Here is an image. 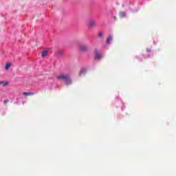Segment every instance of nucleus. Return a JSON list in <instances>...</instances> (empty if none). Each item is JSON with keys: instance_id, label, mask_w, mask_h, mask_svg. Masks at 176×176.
I'll use <instances>...</instances> for the list:
<instances>
[{"instance_id": "nucleus-11", "label": "nucleus", "mask_w": 176, "mask_h": 176, "mask_svg": "<svg viewBox=\"0 0 176 176\" xmlns=\"http://www.w3.org/2000/svg\"><path fill=\"white\" fill-rule=\"evenodd\" d=\"M86 74V70L82 69L81 70V72H80V76H82V75H85Z\"/></svg>"}, {"instance_id": "nucleus-1", "label": "nucleus", "mask_w": 176, "mask_h": 176, "mask_svg": "<svg viewBox=\"0 0 176 176\" xmlns=\"http://www.w3.org/2000/svg\"><path fill=\"white\" fill-rule=\"evenodd\" d=\"M58 80H65L67 86L72 85V80H71V76L69 74H60L56 76Z\"/></svg>"}, {"instance_id": "nucleus-2", "label": "nucleus", "mask_w": 176, "mask_h": 176, "mask_svg": "<svg viewBox=\"0 0 176 176\" xmlns=\"http://www.w3.org/2000/svg\"><path fill=\"white\" fill-rule=\"evenodd\" d=\"M79 50L80 52H87L89 50V47L86 45H80Z\"/></svg>"}, {"instance_id": "nucleus-6", "label": "nucleus", "mask_w": 176, "mask_h": 176, "mask_svg": "<svg viewBox=\"0 0 176 176\" xmlns=\"http://www.w3.org/2000/svg\"><path fill=\"white\" fill-rule=\"evenodd\" d=\"M12 65V63H7L6 64V67H5V69L6 70V71H8V69H9V68H10V66Z\"/></svg>"}, {"instance_id": "nucleus-7", "label": "nucleus", "mask_w": 176, "mask_h": 176, "mask_svg": "<svg viewBox=\"0 0 176 176\" xmlns=\"http://www.w3.org/2000/svg\"><path fill=\"white\" fill-rule=\"evenodd\" d=\"M49 52L48 51H43L41 54V57H46L47 56Z\"/></svg>"}, {"instance_id": "nucleus-5", "label": "nucleus", "mask_w": 176, "mask_h": 176, "mask_svg": "<svg viewBox=\"0 0 176 176\" xmlns=\"http://www.w3.org/2000/svg\"><path fill=\"white\" fill-rule=\"evenodd\" d=\"M89 26L91 28L96 27V21L91 20L89 22Z\"/></svg>"}, {"instance_id": "nucleus-3", "label": "nucleus", "mask_w": 176, "mask_h": 176, "mask_svg": "<svg viewBox=\"0 0 176 176\" xmlns=\"http://www.w3.org/2000/svg\"><path fill=\"white\" fill-rule=\"evenodd\" d=\"M95 58L96 60H100L101 58V55L100 54V52H98V50H95Z\"/></svg>"}, {"instance_id": "nucleus-8", "label": "nucleus", "mask_w": 176, "mask_h": 176, "mask_svg": "<svg viewBox=\"0 0 176 176\" xmlns=\"http://www.w3.org/2000/svg\"><path fill=\"white\" fill-rule=\"evenodd\" d=\"M1 85L3 86H8L9 85V82L8 81L3 80L1 81Z\"/></svg>"}, {"instance_id": "nucleus-4", "label": "nucleus", "mask_w": 176, "mask_h": 176, "mask_svg": "<svg viewBox=\"0 0 176 176\" xmlns=\"http://www.w3.org/2000/svg\"><path fill=\"white\" fill-rule=\"evenodd\" d=\"M34 94H34V92H32V91H30V92H23V96H34Z\"/></svg>"}, {"instance_id": "nucleus-10", "label": "nucleus", "mask_w": 176, "mask_h": 176, "mask_svg": "<svg viewBox=\"0 0 176 176\" xmlns=\"http://www.w3.org/2000/svg\"><path fill=\"white\" fill-rule=\"evenodd\" d=\"M120 17H126V12H120Z\"/></svg>"}, {"instance_id": "nucleus-9", "label": "nucleus", "mask_w": 176, "mask_h": 176, "mask_svg": "<svg viewBox=\"0 0 176 176\" xmlns=\"http://www.w3.org/2000/svg\"><path fill=\"white\" fill-rule=\"evenodd\" d=\"M112 36H109V38H107V43H111V42H112Z\"/></svg>"}, {"instance_id": "nucleus-13", "label": "nucleus", "mask_w": 176, "mask_h": 176, "mask_svg": "<svg viewBox=\"0 0 176 176\" xmlns=\"http://www.w3.org/2000/svg\"><path fill=\"white\" fill-rule=\"evenodd\" d=\"M8 102H9V100H4L3 101V104H8Z\"/></svg>"}, {"instance_id": "nucleus-12", "label": "nucleus", "mask_w": 176, "mask_h": 176, "mask_svg": "<svg viewBox=\"0 0 176 176\" xmlns=\"http://www.w3.org/2000/svg\"><path fill=\"white\" fill-rule=\"evenodd\" d=\"M98 36H99V38H102V32H100L98 33Z\"/></svg>"}, {"instance_id": "nucleus-14", "label": "nucleus", "mask_w": 176, "mask_h": 176, "mask_svg": "<svg viewBox=\"0 0 176 176\" xmlns=\"http://www.w3.org/2000/svg\"><path fill=\"white\" fill-rule=\"evenodd\" d=\"M0 85H1V81H0Z\"/></svg>"}]
</instances>
